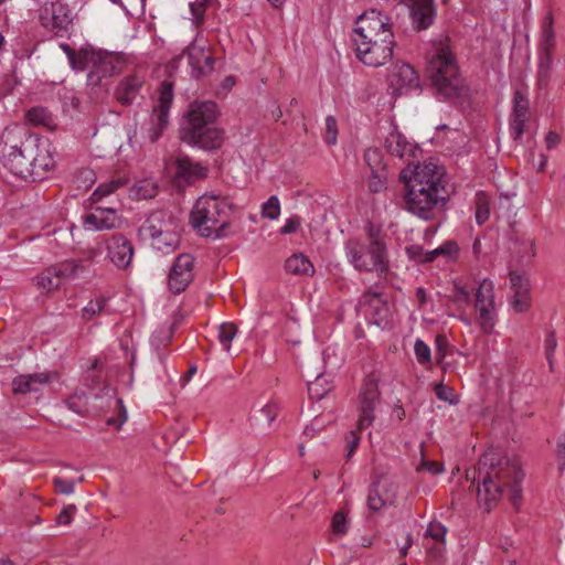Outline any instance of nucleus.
I'll return each mask as SVG.
<instances>
[{"instance_id":"obj_20","label":"nucleus","mask_w":565,"mask_h":565,"mask_svg":"<svg viewBox=\"0 0 565 565\" xmlns=\"http://www.w3.org/2000/svg\"><path fill=\"white\" fill-rule=\"evenodd\" d=\"M183 55L188 57V63L191 67V76L193 78L200 79L213 72L215 60L207 50L199 46H190Z\"/></svg>"},{"instance_id":"obj_48","label":"nucleus","mask_w":565,"mask_h":565,"mask_svg":"<svg viewBox=\"0 0 565 565\" xmlns=\"http://www.w3.org/2000/svg\"><path fill=\"white\" fill-rule=\"evenodd\" d=\"M513 115L519 117H529V100L520 92L514 94Z\"/></svg>"},{"instance_id":"obj_10","label":"nucleus","mask_w":565,"mask_h":565,"mask_svg":"<svg viewBox=\"0 0 565 565\" xmlns=\"http://www.w3.org/2000/svg\"><path fill=\"white\" fill-rule=\"evenodd\" d=\"M358 310L364 316L369 324L376 326L381 330L392 327L394 319L393 307L388 303L387 295L377 284L370 287L361 296Z\"/></svg>"},{"instance_id":"obj_25","label":"nucleus","mask_w":565,"mask_h":565,"mask_svg":"<svg viewBox=\"0 0 565 565\" xmlns=\"http://www.w3.org/2000/svg\"><path fill=\"white\" fill-rule=\"evenodd\" d=\"M175 179L191 183L196 179L206 177L207 170L200 163L193 162L190 157L180 154L175 160Z\"/></svg>"},{"instance_id":"obj_9","label":"nucleus","mask_w":565,"mask_h":565,"mask_svg":"<svg viewBox=\"0 0 565 565\" xmlns=\"http://www.w3.org/2000/svg\"><path fill=\"white\" fill-rule=\"evenodd\" d=\"M345 253L350 263L358 270H387L385 245L379 239H372L369 244L356 239H349L345 244Z\"/></svg>"},{"instance_id":"obj_60","label":"nucleus","mask_w":565,"mask_h":565,"mask_svg":"<svg viewBox=\"0 0 565 565\" xmlns=\"http://www.w3.org/2000/svg\"><path fill=\"white\" fill-rule=\"evenodd\" d=\"M76 512V507L74 504L66 505L56 516L57 524L67 525L72 522L73 516Z\"/></svg>"},{"instance_id":"obj_40","label":"nucleus","mask_w":565,"mask_h":565,"mask_svg":"<svg viewBox=\"0 0 565 565\" xmlns=\"http://www.w3.org/2000/svg\"><path fill=\"white\" fill-rule=\"evenodd\" d=\"M132 193L137 200L152 199L158 193V185L149 180H141L134 185Z\"/></svg>"},{"instance_id":"obj_61","label":"nucleus","mask_w":565,"mask_h":565,"mask_svg":"<svg viewBox=\"0 0 565 565\" xmlns=\"http://www.w3.org/2000/svg\"><path fill=\"white\" fill-rule=\"evenodd\" d=\"M552 73H553V70L543 68V67L537 66L536 82H537V86L541 89H545L550 85L551 78H552Z\"/></svg>"},{"instance_id":"obj_21","label":"nucleus","mask_w":565,"mask_h":565,"mask_svg":"<svg viewBox=\"0 0 565 565\" xmlns=\"http://www.w3.org/2000/svg\"><path fill=\"white\" fill-rule=\"evenodd\" d=\"M178 225V220L166 210L152 211L139 228V233L151 237L159 236L164 231Z\"/></svg>"},{"instance_id":"obj_33","label":"nucleus","mask_w":565,"mask_h":565,"mask_svg":"<svg viewBox=\"0 0 565 565\" xmlns=\"http://www.w3.org/2000/svg\"><path fill=\"white\" fill-rule=\"evenodd\" d=\"M491 198L484 191L475 194V217L478 225H483L490 217Z\"/></svg>"},{"instance_id":"obj_46","label":"nucleus","mask_w":565,"mask_h":565,"mask_svg":"<svg viewBox=\"0 0 565 565\" xmlns=\"http://www.w3.org/2000/svg\"><path fill=\"white\" fill-rule=\"evenodd\" d=\"M280 214V203L276 195H271L263 205L262 215L269 220H277Z\"/></svg>"},{"instance_id":"obj_32","label":"nucleus","mask_w":565,"mask_h":565,"mask_svg":"<svg viewBox=\"0 0 565 565\" xmlns=\"http://www.w3.org/2000/svg\"><path fill=\"white\" fill-rule=\"evenodd\" d=\"M278 415V407L276 404H267L262 408L255 411L252 416V423L254 426L260 429H267L270 427L273 422Z\"/></svg>"},{"instance_id":"obj_4","label":"nucleus","mask_w":565,"mask_h":565,"mask_svg":"<svg viewBox=\"0 0 565 565\" xmlns=\"http://www.w3.org/2000/svg\"><path fill=\"white\" fill-rule=\"evenodd\" d=\"M385 149L406 162V167L399 172V181L404 185L405 209L424 218V170L420 159L423 150L417 143H411L398 131L393 130L385 138Z\"/></svg>"},{"instance_id":"obj_18","label":"nucleus","mask_w":565,"mask_h":565,"mask_svg":"<svg viewBox=\"0 0 565 565\" xmlns=\"http://www.w3.org/2000/svg\"><path fill=\"white\" fill-rule=\"evenodd\" d=\"M397 486L386 477H381L374 481L370 488L367 505L372 511H379L386 505L395 502Z\"/></svg>"},{"instance_id":"obj_17","label":"nucleus","mask_w":565,"mask_h":565,"mask_svg":"<svg viewBox=\"0 0 565 565\" xmlns=\"http://www.w3.org/2000/svg\"><path fill=\"white\" fill-rule=\"evenodd\" d=\"M380 392L377 383L374 379H367L363 383L362 392L360 395V416L358 420V429L363 430L370 427L374 420V409L379 402Z\"/></svg>"},{"instance_id":"obj_45","label":"nucleus","mask_w":565,"mask_h":565,"mask_svg":"<svg viewBox=\"0 0 565 565\" xmlns=\"http://www.w3.org/2000/svg\"><path fill=\"white\" fill-rule=\"evenodd\" d=\"M237 328L232 322H224L218 328V340L225 350H230V343L236 335Z\"/></svg>"},{"instance_id":"obj_16","label":"nucleus","mask_w":565,"mask_h":565,"mask_svg":"<svg viewBox=\"0 0 565 565\" xmlns=\"http://www.w3.org/2000/svg\"><path fill=\"white\" fill-rule=\"evenodd\" d=\"M447 529L437 521L426 526V556H431V565H444Z\"/></svg>"},{"instance_id":"obj_35","label":"nucleus","mask_w":565,"mask_h":565,"mask_svg":"<svg viewBox=\"0 0 565 565\" xmlns=\"http://www.w3.org/2000/svg\"><path fill=\"white\" fill-rule=\"evenodd\" d=\"M89 45L79 49L78 51L74 50L71 45L66 43L61 44V49L66 54L68 62L74 71L82 72L85 71L84 60L87 57V52L89 50Z\"/></svg>"},{"instance_id":"obj_8","label":"nucleus","mask_w":565,"mask_h":565,"mask_svg":"<svg viewBox=\"0 0 565 565\" xmlns=\"http://www.w3.org/2000/svg\"><path fill=\"white\" fill-rule=\"evenodd\" d=\"M450 193L445 168L433 161L426 162V221H433L426 226V235L436 233L446 220Z\"/></svg>"},{"instance_id":"obj_1","label":"nucleus","mask_w":565,"mask_h":565,"mask_svg":"<svg viewBox=\"0 0 565 565\" xmlns=\"http://www.w3.org/2000/svg\"><path fill=\"white\" fill-rule=\"evenodd\" d=\"M478 473L477 495L481 507L490 511L507 497L514 508H519L524 478L519 458L489 450L479 460Z\"/></svg>"},{"instance_id":"obj_29","label":"nucleus","mask_w":565,"mask_h":565,"mask_svg":"<svg viewBox=\"0 0 565 565\" xmlns=\"http://www.w3.org/2000/svg\"><path fill=\"white\" fill-rule=\"evenodd\" d=\"M458 250L459 248L456 242L447 241L439 247L430 252H426V264L431 263L439 257L441 258L443 265L452 263L457 259Z\"/></svg>"},{"instance_id":"obj_34","label":"nucleus","mask_w":565,"mask_h":565,"mask_svg":"<svg viewBox=\"0 0 565 565\" xmlns=\"http://www.w3.org/2000/svg\"><path fill=\"white\" fill-rule=\"evenodd\" d=\"M96 212L99 213L97 231H110L120 226L121 220L117 215L116 209H103L102 206H96Z\"/></svg>"},{"instance_id":"obj_12","label":"nucleus","mask_w":565,"mask_h":565,"mask_svg":"<svg viewBox=\"0 0 565 565\" xmlns=\"http://www.w3.org/2000/svg\"><path fill=\"white\" fill-rule=\"evenodd\" d=\"M475 309L481 331L492 333L497 323V308L494 284L491 279L484 278L476 289Z\"/></svg>"},{"instance_id":"obj_50","label":"nucleus","mask_w":565,"mask_h":565,"mask_svg":"<svg viewBox=\"0 0 565 565\" xmlns=\"http://www.w3.org/2000/svg\"><path fill=\"white\" fill-rule=\"evenodd\" d=\"M332 531L335 534L343 535L348 532V521L344 512L338 511L332 518Z\"/></svg>"},{"instance_id":"obj_37","label":"nucleus","mask_w":565,"mask_h":565,"mask_svg":"<svg viewBox=\"0 0 565 565\" xmlns=\"http://www.w3.org/2000/svg\"><path fill=\"white\" fill-rule=\"evenodd\" d=\"M126 181L124 179H115L109 182L99 184L89 198L90 204H97L103 198L114 193L119 188L124 186Z\"/></svg>"},{"instance_id":"obj_28","label":"nucleus","mask_w":565,"mask_h":565,"mask_svg":"<svg viewBox=\"0 0 565 565\" xmlns=\"http://www.w3.org/2000/svg\"><path fill=\"white\" fill-rule=\"evenodd\" d=\"M398 4L406 10L413 31L424 30V0H398Z\"/></svg>"},{"instance_id":"obj_7","label":"nucleus","mask_w":565,"mask_h":565,"mask_svg":"<svg viewBox=\"0 0 565 565\" xmlns=\"http://www.w3.org/2000/svg\"><path fill=\"white\" fill-rule=\"evenodd\" d=\"M35 142H40L38 135L26 129L14 127L6 129L0 142V162L12 174L20 177L29 174L28 167L35 153Z\"/></svg>"},{"instance_id":"obj_38","label":"nucleus","mask_w":565,"mask_h":565,"mask_svg":"<svg viewBox=\"0 0 565 565\" xmlns=\"http://www.w3.org/2000/svg\"><path fill=\"white\" fill-rule=\"evenodd\" d=\"M26 120L34 126L51 127L53 124L52 114L45 107H33L25 114Z\"/></svg>"},{"instance_id":"obj_39","label":"nucleus","mask_w":565,"mask_h":565,"mask_svg":"<svg viewBox=\"0 0 565 565\" xmlns=\"http://www.w3.org/2000/svg\"><path fill=\"white\" fill-rule=\"evenodd\" d=\"M60 279L56 267H50L36 277V285L46 291H51L60 286Z\"/></svg>"},{"instance_id":"obj_26","label":"nucleus","mask_w":565,"mask_h":565,"mask_svg":"<svg viewBox=\"0 0 565 565\" xmlns=\"http://www.w3.org/2000/svg\"><path fill=\"white\" fill-rule=\"evenodd\" d=\"M143 79L137 75L122 78L115 89V97L122 106H129L139 95L143 86Z\"/></svg>"},{"instance_id":"obj_51","label":"nucleus","mask_w":565,"mask_h":565,"mask_svg":"<svg viewBox=\"0 0 565 565\" xmlns=\"http://www.w3.org/2000/svg\"><path fill=\"white\" fill-rule=\"evenodd\" d=\"M338 126L337 120L333 116L326 118V142L328 145H334L337 142Z\"/></svg>"},{"instance_id":"obj_15","label":"nucleus","mask_w":565,"mask_h":565,"mask_svg":"<svg viewBox=\"0 0 565 565\" xmlns=\"http://www.w3.org/2000/svg\"><path fill=\"white\" fill-rule=\"evenodd\" d=\"M40 19L43 26L50 28L57 35L66 32L73 22L72 11L67 4L61 1L52 2L50 7H45L40 14Z\"/></svg>"},{"instance_id":"obj_58","label":"nucleus","mask_w":565,"mask_h":565,"mask_svg":"<svg viewBox=\"0 0 565 565\" xmlns=\"http://www.w3.org/2000/svg\"><path fill=\"white\" fill-rule=\"evenodd\" d=\"M300 225H301L300 217L297 215H294L286 220V223L284 224L282 227H280L279 232L282 235L292 234L299 230Z\"/></svg>"},{"instance_id":"obj_56","label":"nucleus","mask_w":565,"mask_h":565,"mask_svg":"<svg viewBox=\"0 0 565 565\" xmlns=\"http://www.w3.org/2000/svg\"><path fill=\"white\" fill-rule=\"evenodd\" d=\"M116 404H117V407L119 408V416L117 418L109 417L106 423H107V425L115 426L117 429H119L121 427V425L127 419V412L122 404V399H120V398L116 399Z\"/></svg>"},{"instance_id":"obj_59","label":"nucleus","mask_w":565,"mask_h":565,"mask_svg":"<svg viewBox=\"0 0 565 565\" xmlns=\"http://www.w3.org/2000/svg\"><path fill=\"white\" fill-rule=\"evenodd\" d=\"M26 375L29 377V381L32 382V385L39 386V388H40L41 386L51 382V380L53 379V376L55 374L50 373V372H41V373H33V374H26Z\"/></svg>"},{"instance_id":"obj_13","label":"nucleus","mask_w":565,"mask_h":565,"mask_svg":"<svg viewBox=\"0 0 565 565\" xmlns=\"http://www.w3.org/2000/svg\"><path fill=\"white\" fill-rule=\"evenodd\" d=\"M172 102L173 84L169 81H163L160 84L158 104L153 108L147 130V138L150 142H157L168 127L169 110Z\"/></svg>"},{"instance_id":"obj_63","label":"nucleus","mask_w":565,"mask_h":565,"mask_svg":"<svg viewBox=\"0 0 565 565\" xmlns=\"http://www.w3.org/2000/svg\"><path fill=\"white\" fill-rule=\"evenodd\" d=\"M406 253H407L409 259L414 260L416 264L424 263V249L420 245L407 246Z\"/></svg>"},{"instance_id":"obj_19","label":"nucleus","mask_w":565,"mask_h":565,"mask_svg":"<svg viewBox=\"0 0 565 565\" xmlns=\"http://www.w3.org/2000/svg\"><path fill=\"white\" fill-rule=\"evenodd\" d=\"M108 257L119 269H127L132 260L134 246L122 234H114L108 244Z\"/></svg>"},{"instance_id":"obj_43","label":"nucleus","mask_w":565,"mask_h":565,"mask_svg":"<svg viewBox=\"0 0 565 565\" xmlns=\"http://www.w3.org/2000/svg\"><path fill=\"white\" fill-rule=\"evenodd\" d=\"M108 299L104 296H100L94 300H90L83 309H82V318L85 320H90L96 315H99L106 307Z\"/></svg>"},{"instance_id":"obj_55","label":"nucleus","mask_w":565,"mask_h":565,"mask_svg":"<svg viewBox=\"0 0 565 565\" xmlns=\"http://www.w3.org/2000/svg\"><path fill=\"white\" fill-rule=\"evenodd\" d=\"M55 491L61 494H71L74 492V481L65 480L60 477L53 478Z\"/></svg>"},{"instance_id":"obj_36","label":"nucleus","mask_w":565,"mask_h":565,"mask_svg":"<svg viewBox=\"0 0 565 565\" xmlns=\"http://www.w3.org/2000/svg\"><path fill=\"white\" fill-rule=\"evenodd\" d=\"M332 388L331 383L323 374H318L313 381L308 382V394L311 399H322Z\"/></svg>"},{"instance_id":"obj_11","label":"nucleus","mask_w":565,"mask_h":565,"mask_svg":"<svg viewBox=\"0 0 565 565\" xmlns=\"http://www.w3.org/2000/svg\"><path fill=\"white\" fill-rule=\"evenodd\" d=\"M84 63L85 70L89 68L87 84L93 87L102 86L103 79L118 74L121 70V61L117 54L95 50L93 46L89 47Z\"/></svg>"},{"instance_id":"obj_47","label":"nucleus","mask_w":565,"mask_h":565,"mask_svg":"<svg viewBox=\"0 0 565 565\" xmlns=\"http://www.w3.org/2000/svg\"><path fill=\"white\" fill-rule=\"evenodd\" d=\"M364 160L371 171L381 170L382 167H385L382 164V153L379 149L369 148L364 152Z\"/></svg>"},{"instance_id":"obj_22","label":"nucleus","mask_w":565,"mask_h":565,"mask_svg":"<svg viewBox=\"0 0 565 565\" xmlns=\"http://www.w3.org/2000/svg\"><path fill=\"white\" fill-rule=\"evenodd\" d=\"M391 86L402 95L411 89L419 87V76L409 64H396L388 76Z\"/></svg>"},{"instance_id":"obj_6","label":"nucleus","mask_w":565,"mask_h":565,"mask_svg":"<svg viewBox=\"0 0 565 565\" xmlns=\"http://www.w3.org/2000/svg\"><path fill=\"white\" fill-rule=\"evenodd\" d=\"M232 210L228 199L204 194L196 200L190 223L203 237L222 238L227 235Z\"/></svg>"},{"instance_id":"obj_27","label":"nucleus","mask_w":565,"mask_h":565,"mask_svg":"<svg viewBox=\"0 0 565 565\" xmlns=\"http://www.w3.org/2000/svg\"><path fill=\"white\" fill-rule=\"evenodd\" d=\"M556 47V34L554 30V19L552 14L545 17L541 36L539 40V55H553Z\"/></svg>"},{"instance_id":"obj_64","label":"nucleus","mask_w":565,"mask_h":565,"mask_svg":"<svg viewBox=\"0 0 565 565\" xmlns=\"http://www.w3.org/2000/svg\"><path fill=\"white\" fill-rule=\"evenodd\" d=\"M99 213H88L82 216V224L85 228L97 231Z\"/></svg>"},{"instance_id":"obj_44","label":"nucleus","mask_w":565,"mask_h":565,"mask_svg":"<svg viewBox=\"0 0 565 565\" xmlns=\"http://www.w3.org/2000/svg\"><path fill=\"white\" fill-rule=\"evenodd\" d=\"M12 391L14 394H28L39 392V386H33L26 374L19 375L12 381Z\"/></svg>"},{"instance_id":"obj_41","label":"nucleus","mask_w":565,"mask_h":565,"mask_svg":"<svg viewBox=\"0 0 565 565\" xmlns=\"http://www.w3.org/2000/svg\"><path fill=\"white\" fill-rule=\"evenodd\" d=\"M433 391L439 401L446 402L450 405H456L459 403L458 395L456 394L455 390L449 385H446L444 383H435L433 385Z\"/></svg>"},{"instance_id":"obj_14","label":"nucleus","mask_w":565,"mask_h":565,"mask_svg":"<svg viewBox=\"0 0 565 565\" xmlns=\"http://www.w3.org/2000/svg\"><path fill=\"white\" fill-rule=\"evenodd\" d=\"M194 258L180 254L173 262L168 276V287L173 294L183 292L193 279Z\"/></svg>"},{"instance_id":"obj_24","label":"nucleus","mask_w":565,"mask_h":565,"mask_svg":"<svg viewBox=\"0 0 565 565\" xmlns=\"http://www.w3.org/2000/svg\"><path fill=\"white\" fill-rule=\"evenodd\" d=\"M511 290L513 292L511 306L516 312H525L531 306L530 285L527 279L510 273Z\"/></svg>"},{"instance_id":"obj_42","label":"nucleus","mask_w":565,"mask_h":565,"mask_svg":"<svg viewBox=\"0 0 565 565\" xmlns=\"http://www.w3.org/2000/svg\"><path fill=\"white\" fill-rule=\"evenodd\" d=\"M387 172L386 168L382 167L381 170L371 171L369 180V190L372 193H380L386 189Z\"/></svg>"},{"instance_id":"obj_52","label":"nucleus","mask_w":565,"mask_h":565,"mask_svg":"<svg viewBox=\"0 0 565 565\" xmlns=\"http://www.w3.org/2000/svg\"><path fill=\"white\" fill-rule=\"evenodd\" d=\"M210 1L211 0H195L190 4V10L196 24L203 21L204 12Z\"/></svg>"},{"instance_id":"obj_30","label":"nucleus","mask_w":565,"mask_h":565,"mask_svg":"<svg viewBox=\"0 0 565 565\" xmlns=\"http://www.w3.org/2000/svg\"><path fill=\"white\" fill-rule=\"evenodd\" d=\"M178 230L179 225L172 227V230L164 231L159 236L151 237L153 246L164 254L175 250L180 244Z\"/></svg>"},{"instance_id":"obj_31","label":"nucleus","mask_w":565,"mask_h":565,"mask_svg":"<svg viewBox=\"0 0 565 565\" xmlns=\"http://www.w3.org/2000/svg\"><path fill=\"white\" fill-rule=\"evenodd\" d=\"M285 269L294 275H312L313 265L303 254H294L285 262Z\"/></svg>"},{"instance_id":"obj_23","label":"nucleus","mask_w":565,"mask_h":565,"mask_svg":"<svg viewBox=\"0 0 565 565\" xmlns=\"http://www.w3.org/2000/svg\"><path fill=\"white\" fill-rule=\"evenodd\" d=\"M35 153H33V158L35 160H31L29 163L28 172L29 174L23 175L22 179L30 180L32 182L40 181L45 178V174L53 168L54 160L47 150L41 149L40 142H35Z\"/></svg>"},{"instance_id":"obj_49","label":"nucleus","mask_w":565,"mask_h":565,"mask_svg":"<svg viewBox=\"0 0 565 565\" xmlns=\"http://www.w3.org/2000/svg\"><path fill=\"white\" fill-rule=\"evenodd\" d=\"M527 120L529 117H519L512 115V120L510 122V131L514 140H518L522 137Z\"/></svg>"},{"instance_id":"obj_54","label":"nucleus","mask_w":565,"mask_h":565,"mask_svg":"<svg viewBox=\"0 0 565 565\" xmlns=\"http://www.w3.org/2000/svg\"><path fill=\"white\" fill-rule=\"evenodd\" d=\"M435 345H436V360L437 362H441L443 359L446 356L449 347V342L447 338L444 334H438L435 339Z\"/></svg>"},{"instance_id":"obj_3","label":"nucleus","mask_w":565,"mask_h":565,"mask_svg":"<svg viewBox=\"0 0 565 565\" xmlns=\"http://www.w3.org/2000/svg\"><path fill=\"white\" fill-rule=\"evenodd\" d=\"M431 55L426 63V81L430 93L439 100L467 96L469 87L449 46V38L431 41Z\"/></svg>"},{"instance_id":"obj_57","label":"nucleus","mask_w":565,"mask_h":565,"mask_svg":"<svg viewBox=\"0 0 565 565\" xmlns=\"http://www.w3.org/2000/svg\"><path fill=\"white\" fill-rule=\"evenodd\" d=\"M81 268H82L81 265H78L76 263H73V262L64 263L60 267H56L57 276H60V278L75 277L78 269H81Z\"/></svg>"},{"instance_id":"obj_5","label":"nucleus","mask_w":565,"mask_h":565,"mask_svg":"<svg viewBox=\"0 0 565 565\" xmlns=\"http://www.w3.org/2000/svg\"><path fill=\"white\" fill-rule=\"evenodd\" d=\"M217 115L215 102H193L181 120L180 139L203 150L218 149L224 142V131L215 126Z\"/></svg>"},{"instance_id":"obj_62","label":"nucleus","mask_w":565,"mask_h":565,"mask_svg":"<svg viewBox=\"0 0 565 565\" xmlns=\"http://www.w3.org/2000/svg\"><path fill=\"white\" fill-rule=\"evenodd\" d=\"M545 147L548 151L556 149L562 142V136L555 130H550L544 137Z\"/></svg>"},{"instance_id":"obj_53","label":"nucleus","mask_w":565,"mask_h":565,"mask_svg":"<svg viewBox=\"0 0 565 565\" xmlns=\"http://www.w3.org/2000/svg\"><path fill=\"white\" fill-rule=\"evenodd\" d=\"M557 347V341L554 332H548L544 342L545 355L548 361L550 367H553V355Z\"/></svg>"},{"instance_id":"obj_2","label":"nucleus","mask_w":565,"mask_h":565,"mask_svg":"<svg viewBox=\"0 0 565 565\" xmlns=\"http://www.w3.org/2000/svg\"><path fill=\"white\" fill-rule=\"evenodd\" d=\"M353 42L358 58L367 66L379 67L392 58L395 45L388 18L375 9L355 20Z\"/></svg>"}]
</instances>
